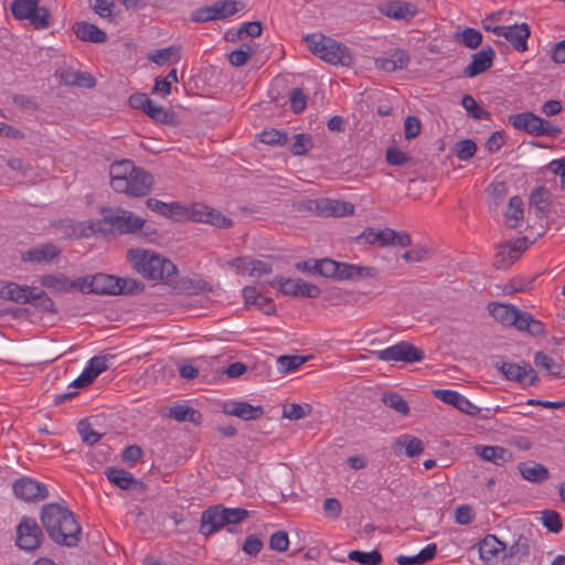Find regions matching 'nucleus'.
Here are the masks:
<instances>
[{
    "instance_id": "obj_1",
    "label": "nucleus",
    "mask_w": 565,
    "mask_h": 565,
    "mask_svg": "<svg viewBox=\"0 0 565 565\" xmlns=\"http://www.w3.org/2000/svg\"><path fill=\"white\" fill-rule=\"evenodd\" d=\"M41 522L55 544L75 547L79 543L82 527L68 508L57 503L44 504L41 509Z\"/></svg>"
},
{
    "instance_id": "obj_2",
    "label": "nucleus",
    "mask_w": 565,
    "mask_h": 565,
    "mask_svg": "<svg viewBox=\"0 0 565 565\" xmlns=\"http://www.w3.org/2000/svg\"><path fill=\"white\" fill-rule=\"evenodd\" d=\"M146 221L135 215L131 211L125 209H103V217L100 220L90 222L89 230L93 233L103 235H126L137 234L141 238H149L150 235H156L154 231L150 232L145 228Z\"/></svg>"
},
{
    "instance_id": "obj_3",
    "label": "nucleus",
    "mask_w": 565,
    "mask_h": 565,
    "mask_svg": "<svg viewBox=\"0 0 565 565\" xmlns=\"http://www.w3.org/2000/svg\"><path fill=\"white\" fill-rule=\"evenodd\" d=\"M127 259L138 274L149 280L171 285L178 275L177 266L170 259L150 249L130 248Z\"/></svg>"
},
{
    "instance_id": "obj_4",
    "label": "nucleus",
    "mask_w": 565,
    "mask_h": 565,
    "mask_svg": "<svg viewBox=\"0 0 565 565\" xmlns=\"http://www.w3.org/2000/svg\"><path fill=\"white\" fill-rule=\"evenodd\" d=\"M249 516V511L243 508H226L223 504L209 507L202 512L200 533L209 536L226 527L230 533H237L236 525Z\"/></svg>"
},
{
    "instance_id": "obj_5",
    "label": "nucleus",
    "mask_w": 565,
    "mask_h": 565,
    "mask_svg": "<svg viewBox=\"0 0 565 565\" xmlns=\"http://www.w3.org/2000/svg\"><path fill=\"white\" fill-rule=\"evenodd\" d=\"M309 51L331 65L350 66L353 56L347 45L321 33H311L305 36Z\"/></svg>"
},
{
    "instance_id": "obj_6",
    "label": "nucleus",
    "mask_w": 565,
    "mask_h": 565,
    "mask_svg": "<svg viewBox=\"0 0 565 565\" xmlns=\"http://www.w3.org/2000/svg\"><path fill=\"white\" fill-rule=\"evenodd\" d=\"M43 541L44 534L36 520L23 515L17 525V546L23 551L33 552L42 545Z\"/></svg>"
},
{
    "instance_id": "obj_7",
    "label": "nucleus",
    "mask_w": 565,
    "mask_h": 565,
    "mask_svg": "<svg viewBox=\"0 0 565 565\" xmlns=\"http://www.w3.org/2000/svg\"><path fill=\"white\" fill-rule=\"evenodd\" d=\"M373 355L381 361H394L404 363L420 362L425 359V352L407 341H401L380 351H373Z\"/></svg>"
},
{
    "instance_id": "obj_8",
    "label": "nucleus",
    "mask_w": 565,
    "mask_h": 565,
    "mask_svg": "<svg viewBox=\"0 0 565 565\" xmlns=\"http://www.w3.org/2000/svg\"><path fill=\"white\" fill-rule=\"evenodd\" d=\"M244 4L235 0H217L211 6H205L194 10L191 19L194 22H209L214 20H222L234 15Z\"/></svg>"
},
{
    "instance_id": "obj_9",
    "label": "nucleus",
    "mask_w": 565,
    "mask_h": 565,
    "mask_svg": "<svg viewBox=\"0 0 565 565\" xmlns=\"http://www.w3.org/2000/svg\"><path fill=\"white\" fill-rule=\"evenodd\" d=\"M498 369L507 380L525 386H535L540 381L537 372L526 362L513 363L504 361Z\"/></svg>"
},
{
    "instance_id": "obj_10",
    "label": "nucleus",
    "mask_w": 565,
    "mask_h": 565,
    "mask_svg": "<svg viewBox=\"0 0 565 565\" xmlns=\"http://www.w3.org/2000/svg\"><path fill=\"white\" fill-rule=\"evenodd\" d=\"M190 215L195 222L211 224L218 228H230L233 226V221L230 217L222 214L221 211L203 203L192 204Z\"/></svg>"
},
{
    "instance_id": "obj_11",
    "label": "nucleus",
    "mask_w": 565,
    "mask_h": 565,
    "mask_svg": "<svg viewBox=\"0 0 565 565\" xmlns=\"http://www.w3.org/2000/svg\"><path fill=\"white\" fill-rule=\"evenodd\" d=\"M492 33L497 36H503L518 52L527 50V39L531 31L526 23L509 26L497 25L492 29Z\"/></svg>"
},
{
    "instance_id": "obj_12",
    "label": "nucleus",
    "mask_w": 565,
    "mask_h": 565,
    "mask_svg": "<svg viewBox=\"0 0 565 565\" xmlns=\"http://www.w3.org/2000/svg\"><path fill=\"white\" fill-rule=\"evenodd\" d=\"M12 489L15 497L23 501L43 500L49 495L45 484L28 477L17 479Z\"/></svg>"
},
{
    "instance_id": "obj_13",
    "label": "nucleus",
    "mask_w": 565,
    "mask_h": 565,
    "mask_svg": "<svg viewBox=\"0 0 565 565\" xmlns=\"http://www.w3.org/2000/svg\"><path fill=\"white\" fill-rule=\"evenodd\" d=\"M153 182L152 175L141 168H135L134 173L127 175V189L117 191L129 196L140 198L150 192Z\"/></svg>"
},
{
    "instance_id": "obj_14",
    "label": "nucleus",
    "mask_w": 565,
    "mask_h": 565,
    "mask_svg": "<svg viewBox=\"0 0 565 565\" xmlns=\"http://www.w3.org/2000/svg\"><path fill=\"white\" fill-rule=\"evenodd\" d=\"M433 394L436 398L447 405H451L461 413L469 416H477L481 413V408L472 404L468 398L452 390H434Z\"/></svg>"
},
{
    "instance_id": "obj_15",
    "label": "nucleus",
    "mask_w": 565,
    "mask_h": 565,
    "mask_svg": "<svg viewBox=\"0 0 565 565\" xmlns=\"http://www.w3.org/2000/svg\"><path fill=\"white\" fill-rule=\"evenodd\" d=\"M61 254V249L52 242L38 244L21 253L22 263L49 264Z\"/></svg>"
},
{
    "instance_id": "obj_16",
    "label": "nucleus",
    "mask_w": 565,
    "mask_h": 565,
    "mask_svg": "<svg viewBox=\"0 0 565 565\" xmlns=\"http://www.w3.org/2000/svg\"><path fill=\"white\" fill-rule=\"evenodd\" d=\"M223 413L247 422L260 418L265 412L260 405L253 406L243 401H227L223 405Z\"/></svg>"
},
{
    "instance_id": "obj_17",
    "label": "nucleus",
    "mask_w": 565,
    "mask_h": 565,
    "mask_svg": "<svg viewBox=\"0 0 565 565\" xmlns=\"http://www.w3.org/2000/svg\"><path fill=\"white\" fill-rule=\"evenodd\" d=\"M32 292V286L0 280V298L2 299L10 300L19 305H26L30 302Z\"/></svg>"
},
{
    "instance_id": "obj_18",
    "label": "nucleus",
    "mask_w": 565,
    "mask_h": 565,
    "mask_svg": "<svg viewBox=\"0 0 565 565\" xmlns=\"http://www.w3.org/2000/svg\"><path fill=\"white\" fill-rule=\"evenodd\" d=\"M411 62V57L405 50L395 49L387 54L375 58V66L387 73L406 68Z\"/></svg>"
},
{
    "instance_id": "obj_19",
    "label": "nucleus",
    "mask_w": 565,
    "mask_h": 565,
    "mask_svg": "<svg viewBox=\"0 0 565 565\" xmlns=\"http://www.w3.org/2000/svg\"><path fill=\"white\" fill-rule=\"evenodd\" d=\"M494 55V50L491 46L481 49L472 55L470 64L463 70V75L471 78L486 72L492 66Z\"/></svg>"
},
{
    "instance_id": "obj_20",
    "label": "nucleus",
    "mask_w": 565,
    "mask_h": 565,
    "mask_svg": "<svg viewBox=\"0 0 565 565\" xmlns=\"http://www.w3.org/2000/svg\"><path fill=\"white\" fill-rule=\"evenodd\" d=\"M135 164L131 160L115 161L109 167L110 185L114 191L127 189V175L134 173Z\"/></svg>"
},
{
    "instance_id": "obj_21",
    "label": "nucleus",
    "mask_w": 565,
    "mask_h": 565,
    "mask_svg": "<svg viewBox=\"0 0 565 565\" xmlns=\"http://www.w3.org/2000/svg\"><path fill=\"white\" fill-rule=\"evenodd\" d=\"M509 122L516 129L525 131L529 135L539 137L540 128L543 124V118L531 111H523L521 114L510 115Z\"/></svg>"
},
{
    "instance_id": "obj_22",
    "label": "nucleus",
    "mask_w": 565,
    "mask_h": 565,
    "mask_svg": "<svg viewBox=\"0 0 565 565\" xmlns=\"http://www.w3.org/2000/svg\"><path fill=\"white\" fill-rule=\"evenodd\" d=\"M512 326L521 332H526L530 335L537 337L545 333L544 324L535 319L530 312L518 309L515 316H513Z\"/></svg>"
},
{
    "instance_id": "obj_23",
    "label": "nucleus",
    "mask_w": 565,
    "mask_h": 565,
    "mask_svg": "<svg viewBox=\"0 0 565 565\" xmlns=\"http://www.w3.org/2000/svg\"><path fill=\"white\" fill-rule=\"evenodd\" d=\"M377 276V269L370 266L339 262L335 280H359L361 278Z\"/></svg>"
},
{
    "instance_id": "obj_24",
    "label": "nucleus",
    "mask_w": 565,
    "mask_h": 565,
    "mask_svg": "<svg viewBox=\"0 0 565 565\" xmlns=\"http://www.w3.org/2000/svg\"><path fill=\"white\" fill-rule=\"evenodd\" d=\"M479 556L484 563H492L500 553H505L507 545L493 534L486 535L478 544Z\"/></svg>"
},
{
    "instance_id": "obj_25",
    "label": "nucleus",
    "mask_w": 565,
    "mask_h": 565,
    "mask_svg": "<svg viewBox=\"0 0 565 565\" xmlns=\"http://www.w3.org/2000/svg\"><path fill=\"white\" fill-rule=\"evenodd\" d=\"M316 209L321 216H347L354 213L353 204L332 199L318 201Z\"/></svg>"
},
{
    "instance_id": "obj_26",
    "label": "nucleus",
    "mask_w": 565,
    "mask_h": 565,
    "mask_svg": "<svg viewBox=\"0 0 565 565\" xmlns=\"http://www.w3.org/2000/svg\"><path fill=\"white\" fill-rule=\"evenodd\" d=\"M119 278L107 275L96 274L90 279V292L96 295H118L120 291Z\"/></svg>"
},
{
    "instance_id": "obj_27",
    "label": "nucleus",
    "mask_w": 565,
    "mask_h": 565,
    "mask_svg": "<svg viewBox=\"0 0 565 565\" xmlns=\"http://www.w3.org/2000/svg\"><path fill=\"white\" fill-rule=\"evenodd\" d=\"M531 534L530 532L521 533L518 539L513 542V544L505 550L503 554L504 559L515 561L518 563L524 561L530 556L531 553Z\"/></svg>"
},
{
    "instance_id": "obj_28",
    "label": "nucleus",
    "mask_w": 565,
    "mask_h": 565,
    "mask_svg": "<svg viewBox=\"0 0 565 565\" xmlns=\"http://www.w3.org/2000/svg\"><path fill=\"white\" fill-rule=\"evenodd\" d=\"M551 203V192L546 188L537 186L531 192L530 206L537 218L547 216Z\"/></svg>"
},
{
    "instance_id": "obj_29",
    "label": "nucleus",
    "mask_w": 565,
    "mask_h": 565,
    "mask_svg": "<svg viewBox=\"0 0 565 565\" xmlns=\"http://www.w3.org/2000/svg\"><path fill=\"white\" fill-rule=\"evenodd\" d=\"M74 32L76 36L84 42L92 43H105L107 41V34L100 30L97 25L81 21L74 25Z\"/></svg>"
},
{
    "instance_id": "obj_30",
    "label": "nucleus",
    "mask_w": 565,
    "mask_h": 565,
    "mask_svg": "<svg viewBox=\"0 0 565 565\" xmlns=\"http://www.w3.org/2000/svg\"><path fill=\"white\" fill-rule=\"evenodd\" d=\"M394 450L395 452H402L404 450L407 457L413 458L424 451V443L418 437L404 434L394 440Z\"/></svg>"
},
{
    "instance_id": "obj_31",
    "label": "nucleus",
    "mask_w": 565,
    "mask_h": 565,
    "mask_svg": "<svg viewBox=\"0 0 565 565\" xmlns=\"http://www.w3.org/2000/svg\"><path fill=\"white\" fill-rule=\"evenodd\" d=\"M381 12L395 20L407 19L415 15V7L408 2L393 0L381 7Z\"/></svg>"
},
{
    "instance_id": "obj_32",
    "label": "nucleus",
    "mask_w": 565,
    "mask_h": 565,
    "mask_svg": "<svg viewBox=\"0 0 565 565\" xmlns=\"http://www.w3.org/2000/svg\"><path fill=\"white\" fill-rule=\"evenodd\" d=\"M533 362L544 375L558 377L563 372V365L543 351H539L534 354Z\"/></svg>"
},
{
    "instance_id": "obj_33",
    "label": "nucleus",
    "mask_w": 565,
    "mask_h": 565,
    "mask_svg": "<svg viewBox=\"0 0 565 565\" xmlns=\"http://www.w3.org/2000/svg\"><path fill=\"white\" fill-rule=\"evenodd\" d=\"M518 307L502 302H490L488 305L489 313L501 324L512 326L513 316L518 312Z\"/></svg>"
},
{
    "instance_id": "obj_34",
    "label": "nucleus",
    "mask_w": 565,
    "mask_h": 565,
    "mask_svg": "<svg viewBox=\"0 0 565 565\" xmlns=\"http://www.w3.org/2000/svg\"><path fill=\"white\" fill-rule=\"evenodd\" d=\"M104 473L109 482L114 483L122 490H129L131 486L136 483L134 475L124 469L107 467Z\"/></svg>"
},
{
    "instance_id": "obj_35",
    "label": "nucleus",
    "mask_w": 565,
    "mask_h": 565,
    "mask_svg": "<svg viewBox=\"0 0 565 565\" xmlns=\"http://www.w3.org/2000/svg\"><path fill=\"white\" fill-rule=\"evenodd\" d=\"M169 416L178 422H190L200 425L202 415L198 409H194L185 404H177L169 409Z\"/></svg>"
},
{
    "instance_id": "obj_36",
    "label": "nucleus",
    "mask_w": 565,
    "mask_h": 565,
    "mask_svg": "<svg viewBox=\"0 0 565 565\" xmlns=\"http://www.w3.org/2000/svg\"><path fill=\"white\" fill-rule=\"evenodd\" d=\"M521 476L531 482H542L548 479V470L541 463L522 462L519 465Z\"/></svg>"
},
{
    "instance_id": "obj_37",
    "label": "nucleus",
    "mask_w": 565,
    "mask_h": 565,
    "mask_svg": "<svg viewBox=\"0 0 565 565\" xmlns=\"http://www.w3.org/2000/svg\"><path fill=\"white\" fill-rule=\"evenodd\" d=\"M40 284L55 292H65L70 290V278L64 274H46L41 276Z\"/></svg>"
},
{
    "instance_id": "obj_38",
    "label": "nucleus",
    "mask_w": 565,
    "mask_h": 565,
    "mask_svg": "<svg viewBox=\"0 0 565 565\" xmlns=\"http://www.w3.org/2000/svg\"><path fill=\"white\" fill-rule=\"evenodd\" d=\"M478 455L486 461L500 465L505 462L510 457L508 449L499 446H482L478 451Z\"/></svg>"
},
{
    "instance_id": "obj_39",
    "label": "nucleus",
    "mask_w": 565,
    "mask_h": 565,
    "mask_svg": "<svg viewBox=\"0 0 565 565\" xmlns=\"http://www.w3.org/2000/svg\"><path fill=\"white\" fill-rule=\"evenodd\" d=\"M39 2L40 0H13L11 3L12 15L17 20H29Z\"/></svg>"
},
{
    "instance_id": "obj_40",
    "label": "nucleus",
    "mask_w": 565,
    "mask_h": 565,
    "mask_svg": "<svg viewBox=\"0 0 565 565\" xmlns=\"http://www.w3.org/2000/svg\"><path fill=\"white\" fill-rule=\"evenodd\" d=\"M29 303L44 312H56L54 301L49 297V295L44 290L39 289L36 287H33V292L31 294V299Z\"/></svg>"
},
{
    "instance_id": "obj_41",
    "label": "nucleus",
    "mask_w": 565,
    "mask_h": 565,
    "mask_svg": "<svg viewBox=\"0 0 565 565\" xmlns=\"http://www.w3.org/2000/svg\"><path fill=\"white\" fill-rule=\"evenodd\" d=\"M386 162L395 167H406L415 163V159L397 147H390L385 152Z\"/></svg>"
},
{
    "instance_id": "obj_42",
    "label": "nucleus",
    "mask_w": 565,
    "mask_h": 565,
    "mask_svg": "<svg viewBox=\"0 0 565 565\" xmlns=\"http://www.w3.org/2000/svg\"><path fill=\"white\" fill-rule=\"evenodd\" d=\"M461 106L470 118L479 120L490 118V113L482 108L471 95H465L461 98Z\"/></svg>"
},
{
    "instance_id": "obj_43",
    "label": "nucleus",
    "mask_w": 565,
    "mask_h": 565,
    "mask_svg": "<svg viewBox=\"0 0 565 565\" xmlns=\"http://www.w3.org/2000/svg\"><path fill=\"white\" fill-rule=\"evenodd\" d=\"M151 119L160 124H171L174 119V114L161 105L154 104L152 100L145 111Z\"/></svg>"
},
{
    "instance_id": "obj_44",
    "label": "nucleus",
    "mask_w": 565,
    "mask_h": 565,
    "mask_svg": "<svg viewBox=\"0 0 565 565\" xmlns=\"http://www.w3.org/2000/svg\"><path fill=\"white\" fill-rule=\"evenodd\" d=\"M148 58L157 65H164L170 62L179 61L180 52H179L178 47L169 46V47L156 51L153 54L149 55Z\"/></svg>"
},
{
    "instance_id": "obj_45",
    "label": "nucleus",
    "mask_w": 565,
    "mask_h": 565,
    "mask_svg": "<svg viewBox=\"0 0 565 565\" xmlns=\"http://www.w3.org/2000/svg\"><path fill=\"white\" fill-rule=\"evenodd\" d=\"M259 141L268 146H285L288 141V135L285 131L271 128L264 129L259 134Z\"/></svg>"
},
{
    "instance_id": "obj_46",
    "label": "nucleus",
    "mask_w": 565,
    "mask_h": 565,
    "mask_svg": "<svg viewBox=\"0 0 565 565\" xmlns=\"http://www.w3.org/2000/svg\"><path fill=\"white\" fill-rule=\"evenodd\" d=\"M350 561L358 562L362 565H380L382 563V554L373 550L371 552L351 551L348 555Z\"/></svg>"
},
{
    "instance_id": "obj_47",
    "label": "nucleus",
    "mask_w": 565,
    "mask_h": 565,
    "mask_svg": "<svg viewBox=\"0 0 565 565\" xmlns=\"http://www.w3.org/2000/svg\"><path fill=\"white\" fill-rule=\"evenodd\" d=\"M523 215L524 209L522 199L518 195L512 196L510 199L509 206L505 212L507 220L514 221L513 224H510V227H516L518 223L523 220Z\"/></svg>"
},
{
    "instance_id": "obj_48",
    "label": "nucleus",
    "mask_w": 565,
    "mask_h": 565,
    "mask_svg": "<svg viewBox=\"0 0 565 565\" xmlns=\"http://www.w3.org/2000/svg\"><path fill=\"white\" fill-rule=\"evenodd\" d=\"M315 273L335 280L337 271L339 269V262L331 258H323L320 260H312Z\"/></svg>"
},
{
    "instance_id": "obj_49",
    "label": "nucleus",
    "mask_w": 565,
    "mask_h": 565,
    "mask_svg": "<svg viewBox=\"0 0 565 565\" xmlns=\"http://www.w3.org/2000/svg\"><path fill=\"white\" fill-rule=\"evenodd\" d=\"M255 50L252 44L243 43L239 49L234 50L228 55V62L235 67L243 66L247 63Z\"/></svg>"
},
{
    "instance_id": "obj_50",
    "label": "nucleus",
    "mask_w": 565,
    "mask_h": 565,
    "mask_svg": "<svg viewBox=\"0 0 565 565\" xmlns=\"http://www.w3.org/2000/svg\"><path fill=\"white\" fill-rule=\"evenodd\" d=\"M382 402L385 406L394 409L395 412L407 415L409 406L407 402L398 393H385L382 395Z\"/></svg>"
},
{
    "instance_id": "obj_51",
    "label": "nucleus",
    "mask_w": 565,
    "mask_h": 565,
    "mask_svg": "<svg viewBox=\"0 0 565 565\" xmlns=\"http://www.w3.org/2000/svg\"><path fill=\"white\" fill-rule=\"evenodd\" d=\"M77 431L83 443L93 446L99 441L102 435L97 433L87 419H82L77 425Z\"/></svg>"
},
{
    "instance_id": "obj_52",
    "label": "nucleus",
    "mask_w": 565,
    "mask_h": 565,
    "mask_svg": "<svg viewBox=\"0 0 565 565\" xmlns=\"http://www.w3.org/2000/svg\"><path fill=\"white\" fill-rule=\"evenodd\" d=\"M178 289L188 295H196L200 292L210 291L211 287L206 281L202 279L194 280L185 278L180 281Z\"/></svg>"
},
{
    "instance_id": "obj_53",
    "label": "nucleus",
    "mask_w": 565,
    "mask_h": 565,
    "mask_svg": "<svg viewBox=\"0 0 565 565\" xmlns=\"http://www.w3.org/2000/svg\"><path fill=\"white\" fill-rule=\"evenodd\" d=\"M312 148V140L310 135L301 132L295 135V140L289 147L294 156H303Z\"/></svg>"
},
{
    "instance_id": "obj_54",
    "label": "nucleus",
    "mask_w": 565,
    "mask_h": 565,
    "mask_svg": "<svg viewBox=\"0 0 565 565\" xmlns=\"http://www.w3.org/2000/svg\"><path fill=\"white\" fill-rule=\"evenodd\" d=\"M384 236H386L385 246L407 247L412 244L411 236L404 232H396L391 228H385Z\"/></svg>"
},
{
    "instance_id": "obj_55",
    "label": "nucleus",
    "mask_w": 565,
    "mask_h": 565,
    "mask_svg": "<svg viewBox=\"0 0 565 565\" xmlns=\"http://www.w3.org/2000/svg\"><path fill=\"white\" fill-rule=\"evenodd\" d=\"M542 523L552 533H559L563 530L562 518L554 510H544L542 512Z\"/></svg>"
},
{
    "instance_id": "obj_56",
    "label": "nucleus",
    "mask_w": 565,
    "mask_h": 565,
    "mask_svg": "<svg viewBox=\"0 0 565 565\" xmlns=\"http://www.w3.org/2000/svg\"><path fill=\"white\" fill-rule=\"evenodd\" d=\"M311 413V406L309 404L299 405L291 403L284 406L282 416L290 420H298Z\"/></svg>"
},
{
    "instance_id": "obj_57",
    "label": "nucleus",
    "mask_w": 565,
    "mask_h": 565,
    "mask_svg": "<svg viewBox=\"0 0 565 565\" xmlns=\"http://www.w3.org/2000/svg\"><path fill=\"white\" fill-rule=\"evenodd\" d=\"M263 25L259 21H249L243 23L236 31L235 34H233L232 40H241L244 36H252L256 38L262 34Z\"/></svg>"
},
{
    "instance_id": "obj_58",
    "label": "nucleus",
    "mask_w": 565,
    "mask_h": 565,
    "mask_svg": "<svg viewBox=\"0 0 565 565\" xmlns=\"http://www.w3.org/2000/svg\"><path fill=\"white\" fill-rule=\"evenodd\" d=\"M385 230L375 231L372 227L365 228L359 236H356L358 243L363 244H375L379 243L381 246H385V238L384 236Z\"/></svg>"
},
{
    "instance_id": "obj_59",
    "label": "nucleus",
    "mask_w": 565,
    "mask_h": 565,
    "mask_svg": "<svg viewBox=\"0 0 565 565\" xmlns=\"http://www.w3.org/2000/svg\"><path fill=\"white\" fill-rule=\"evenodd\" d=\"M306 362V358L300 355H281L278 358V369L282 373H289L297 370Z\"/></svg>"
},
{
    "instance_id": "obj_60",
    "label": "nucleus",
    "mask_w": 565,
    "mask_h": 565,
    "mask_svg": "<svg viewBox=\"0 0 565 565\" xmlns=\"http://www.w3.org/2000/svg\"><path fill=\"white\" fill-rule=\"evenodd\" d=\"M461 44L469 49H477L482 42V34L473 28H466L459 35Z\"/></svg>"
},
{
    "instance_id": "obj_61",
    "label": "nucleus",
    "mask_w": 565,
    "mask_h": 565,
    "mask_svg": "<svg viewBox=\"0 0 565 565\" xmlns=\"http://www.w3.org/2000/svg\"><path fill=\"white\" fill-rule=\"evenodd\" d=\"M515 260H518V258H514V254L505 244L501 246L500 249L497 252L493 265L498 269H505L513 265Z\"/></svg>"
},
{
    "instance_id": "obj_62",
    "label": "nucleus",
    "mask_w": 565,
    "mask_h": 565,
    "mask_svg": "<svg viewBox=\"0 0 565 565\" xmlns=\"http://www.w3.org/2000/svg\"><path fill=\"white\" fill-rule=\"evenodd\" d=\"M54 233L63 238H72L76 235V226L71 218H64L52 223Z\"/></svg>"
},
{
    "instance_id": "obj_63",
    "label": "nucleus",
    "mask_w": 565,
    "mask_h": 565,
    "mask_svg": "<svg viewBox=\"0 0 565 565\" xmlns=\"http://www.w3.org/2000/svg\"><path fill=\"white\" fill-rule=\"evenodd\" d=\"M51 13L50 11L44 7L36 6V9L34 10L32 17L29 19L30 23L38 30H43L49 28V20H50Z\"/></svg>"
},
{
    "instance_id": "obj_64",
    "label": "nucleus",
    "mask_w": 565,
    "mask_h": 565,
    "mask_svg": "<svg viewBox=\"0 0 565 565\" xmlns=\"http://www.w3.org/2000/svg\"><path fill=\"white\" fill-rule=\"evenodd\" d=\"M476 151L477 145L471 139H465L456 143V156L461 161L472 158Z\"/></svg>"
}]
</instances>
